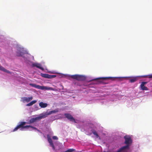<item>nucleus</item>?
<instances>
[{
    "label": "nucleus",
    "instance_id": "obj_1",
    "mask_svg": "<svg viewBox=\"0 0 152 152\" xmlns=\"http://www.w3.org/2000/svg\"><path fill=\"white\" fill-rule=\"evenodd\" d=\"M125 139V143L126 144V146L121 147L118 151V152H121L124 150L129 148V144L132 142L131 137L128 136H125L124 137Z\"/></svg>",
    "mask_w": 152,
    "mask_h": 152
},
{
    "label": "nucleus",
    "instance_id": "obj_2",
    "mask_svg": "<svg viewBox=\"0 0 152 152\" xmlns=\"http://www.w3.org/2000/svg\"><path fill=\"white\" fill-rule=\"evenodd\" d=\"M26 124V122H20V124L18 125L16 127H15L13 130L12 132H14L18 130L19 129H20L21 130H23V129H28L29 127L32 128L34 129H36V128L35 127H33L29 125H27L24 126Z\"/></svg>",
    "mask_w": 152,
    "mask_h": 152
},
{
    "label": "nucleus",
    "instance_id": "obj_3",
    "mask_svg": "<svg viewBox=\"0 0 152 152\" xmlns=\"http://www.w3.org/2000/svg\"><path fill=\"white\" fill-rule=\"evenodd\" d=\"M71 77L72 78L78 81H83L86 79V77L85 76L79 75H72L71 76Z\"/></svg>",
    "mask_w": 152,
    "mask_h": 152
},
{
    "label": "nucleus",
    "instance_id": "obj_4",
    "mask_svg": "<svg viewBox=\"0 0 152 152\" xmlns=\"http://www.w3.org/2000/svg\"><path fill=\"white\" fill-rule=\"evenodd\" d=\"M46 116L45 115H42L37 117L35 118H33L29 120V123H32L36 121L37 120L41 119L42 118H44Z\"/></svg>",
    "mask_w": 152,
    "mask_h": 152
},
{
    "label": "nucleus",
    "instance_id": "obj_5",
    "mask_svg": "<svg viewBox=\"0 0 152 152\" xmlns=\"http://www.w3.org/2000/svg\"><path fill=\"white\" fill-rule=\"evenodd\" d=\"M64 115L70 121L73 122L75 123H76L74 118L69 113H65Z\"/></svg>",
    "mask_w": 152,
    "mask_h": 152
},
{
    "label": "nucleus",
    "instance_id": "obj_6",
    "mask_svg": "<svg viewBox=\"0 0 152 152\" xmlns=\"http://www.w3.org/2000/svg\"><path fill=\"white\" fill-rule=\"evenodd\" d=\"M29 85L33 87H34L38 89L44 90L45 88V86H41L39 85H37L35 84L30 83Z\"/></svg>",
    "mask_w": 152,
    "mask_h": 152
},
{
    "label": "nucleus",
    "instance_id": "obj_7",
    "mask_svg": "<svg viewBox=\"0 0 152 152\" xmlns=\"http://www.w3.org/2000/svg\"><path fill=\"white\" fill-rule=\"evenodd\" d=\"M148 83L147 82H142L141 83L140 85V87L141 89L142 90H148V88L147 87L145 86V85Z\"/></svg>",
    "mask_w": 152,
    "mask_h": 152
},
{
    "label": "nucleus",
    "instance_id": "obj_8",
    "mask_svg": "<svg viewBox=\"0 0 152 152\" xmlns=\"http://www.w3.org/2000/svg\"><path fill=\"white\" fill-rule=\"evenodd\" d=\"M47 138L48 142L50 143V146L52 147L53 150H55V147L51 138L49 135H48Z\"/></svg>",
    "mask_w": 152,
    "mask_h": 152
},
{
    "label": "nucleus",
    "instance_id": "obj_9",
    "mask_svg": "<svg viewBox=\"0 0 152 152\" xmlns=\"http://www.w3.org/2000/svg\"><path fill=\"white\" fill-rule=\"evenodd\" d=\"M31 66L32 67H36L42 70H44V68L42 67L41 64L39 63H33L32 64Z\"/></svg>",
    "mask_w": 152,
    "mask_h": 152
},
{
    "label": "nucleus",
    "instance_id": "obj_10",
    "mask_svg": "<svg viewBox=\"0 0 152 152\" xmlns=\"http://www.w3.org/2000/svg\"><path fill=\"white\" fill-rule=\"evenodd\" d=\"M32 99L33 97L32 96H31L28 98L26 97H22L21 98L22 101L23 102H28L30 101Z\"/></svg>",
    "mask_w": 152,
    "mask_h": 152
},
{
    "label": "nucleus",
    "instance_id": "obj_11",
    "mask_svg": "<svg viewBox=\"0 0 152 152\" xmlns=\"http://www.w3.org/2000/svg\"><path fill=\"white\" fill-rule=\"evenodd\" d=\"M24 53L21 51H18L16 53V55L18 56H22L23 57V56L24 54Z\"/></svg>",
    "mask_w": 152,
    "mask_h": 152
},
{
    "label": "nucleus",
    "instance_id": "obj_12",
    "mask_svg": "<svg viewBox=\"0 0 152 152\" xmlns=\"http://www.w3.org/2000/svg\"><path fill=\"white\" fill-rule=\"evenodd\" d=\"M39 105L41 108H45L48 105V104L47 103H44L42 102H40Z\"/></svg>",
    "mask_w": 152,
    "mask_h": 152
},
{
    "label": "nucleus",
    "instance_id": "obj_13",
    "mask_svg": "<svg viewBox=\"0 0 152 152\" xmlns=\"http://www.w3.org/2000/svg\"><path fill=\"white\" fill-rule=\"evenodd\" d=\"M138 80L137 78V77H132L130 79H129V81L131 83H134L135 81H136L137 80Z\"/></svg>",
    "mask_w": 152,
    "mask_h": 152
},
{
    "label": "nucleus",
    "instance_id": "obj_14",
    "mask_svg": "<svg viewBox=\"0 0 152 152\" xmlns=\"http://www.w3.org/2000/svg\"><path fill=\"white\" fill-rule=\"evenodd\" d=\"M0 70L4 71V72H7V73H10V72L9 71L6 69L4 67L0 65Z\"/></svg>",
    "mask_w": 152,
    "mask_h": 152
},
{
    "label": "nucleus",
    "instance_id": "obj_15",
    "mask_svg": "<svg viewBox=\"0 0 152 152\" xmlns=\"http://www.w3.org/2000/svg\"><path fill=\"white\" fill-rule=\"evenodd\" d=\"M111 78V77H100V78H97L93 80H99V79H103V80H106V79H108Z\"/></svg>",
    "mask_w": 152,
    "mask_h": 152
},
{
    "label": "nucleus",
    "instance_id": "obj_16",
    "mask_svg": "<svg viewBox=\"0 0 152 152\" xmlns=\"http://www.w3.org/2000/svg\"><path fill=\"white\" fill-rule=\"evenodd\" d=\"M37 102V101L36 100H33L31 102H30L29 103L27 104L26 105L27 106H30L33 105L34 104H35Z\"/></svg>",
    "mask_w": 152,
    "mask_h": 152
},
{
    "label": "nucleus",
    "instance_id": "obj_17",
    "mask_svg": "<svg viewBox=\"0 0 152 152\" xmlns=\"http://www.w3.org/2000/svg\"><path fill=\"white\" fill-rule=\"evenodd\" d=\"M41 75L42 77L46 78H49L50 77H49V75L47 74H41Z\"/></svg>",
    "mask_w": 152,
    "mask_h": 152
},
{
    "label": "nucleus",
    "instance_id": "obj_18",
    "mask_svg": "<svg viewBox=\"0 0 152 152\" xmlns=\"http://www.w3.org/2000/svg\"><path fill=\"white\" fill-rule=\"evenodd\" d=\"M58 112V110H51L49 111V112L48 113V115H50L52 113H57Z\"/></svg>",
    "mask_w": 152,
    "mask_h": 152
},
{
    "label": "nucleus",
    "instance_id": "obj_19",
    "mask_svg": "<svg viewBox=\"0 0 152 152\" xmlns=\"http://www.w3.org/2000/svg\"><path fill=\"white\" fill-rule=\"evenodd\" d=\"M92 132L94 135H95L96 138H98V137H99V135L96 131L94 130L93 131H92Z\"/></svg>",
    "mask_w": 152,
    "mask_h": 152
},
{
    "label": "nucleus",
    "instance_id": "obj_20",
    "mask_svg": "<svg viewBox=\"0 0 152 152\" xmlns=\"http://www.w3.org/2000/svg\"><path fill=\"white\" fill-rule=\"evenodd\" d=\"M75 151V149H69L67 151H65L64 152H72L73 151Z\"/></svg>",
    "mask_w": 152,
    "mask_h": 152
},
{
    "label": "nucleus",
    "instance_id": "obj_21",
    "mask_svg": "<svg viewBox=\"0 0 152 152\" xmlns=\"http://www.w3.org/2000/svg\"><path fill=\"white\" fill-rule=\"evenodd\" d=\"M144 78L146 77H147L149 78H152V74L148 75L142 76Z\"/></svg>",
    "mask_w": 152,
    "mask_h": 152
},
{
    "label": "nucleus",
    "instance_id": "obj_22",
    "mask_svg": "<svg viewBox=\"0 0 152 152\" xmlns=\"http://www.w3.org/2000/svg\"><path fill=\"white\" fill-rule=\"evenodd\" d=\"M56 76L55 75H49V77H50L49 78H54V77H56Z\"/></svg>",
    "mask_w": 152,
    "mask_h": 152
},
{
    "label": "nucleus",
    "instance_id": "obj_23",
    "mask_svg": "<svg viewBox=\"0 0 152 152\" xmlns=\"http://www.w3.org/2000/svg\"><path fill=\"white\" fill-rule=\"evenodd\" d=\"M47 90H52V91L55 90L53 88H52V87H50L48 88V89H47Z\"/></svg>",
    "mask_w": 152,
    "mask_h": 152
},
{
    "label": "nucleus",
    "instance_id": "obj_24",
    "mask_svg": "<svg viewBox=\"0 0 152 152\" xmlns=\"http://www.w3.org/2000/svg\"><path fill=\"white\" fill-rule=\"evenodd\" d=\"M53 139V140H58V137L56 136H54L52 137Z\"/></svg>",
    "mask_w": 152,
    "mask_h": 152
},
{
    "label": "nucleus",
    "instance_id": "obj_25",
    "mask_svg": "<svg viewBox=\"0 0 152 152\" xmlns=\"http://www.w3.org/2000/svg\"><path fill=\"white\" fill-rule=\"evenodd\" d=\"M49 87H45V89H46L47 90V89H48V88H49Z\"/></svg>",
    "mask_w": 152,
    "mask_h": 152
},
{
    "label": "nucleus",
    "instance_id": "obj_26",
    "mask_svg": "<svg viewBox=\"0 0 152 152\" xmlns=\"http://www.w3.org/2000/svg\"><path fill=\"white\" fill-rule=\"evenodd\" d=\"M99 82H101H101H102V81H99Z\"/></svg>",
    "mask_w": 152,
    "mask_h": 152
}]
</instances>
